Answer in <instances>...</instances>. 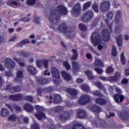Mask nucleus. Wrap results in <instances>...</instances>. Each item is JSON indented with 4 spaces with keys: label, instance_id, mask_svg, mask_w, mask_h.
Listing matches in <instances>:
<instances>
[{
    "label": "nucleus",
    "instance_id": "obj_1",
    "mask_svg": "<svg viewBox=\"0 0 129 129\" xmlns=\"http://www.w3.org/2000/svg\"><path fill=\"white\" fill-rule=\"evenodd\" d=\"M9 99L13 101H19L21 100V99H24V100L29 101V102H33V97L31 96H25L23 97L22 94L11 95L9 96Z\"/></svg>",
    "mask_w": 129,
    "mask_h": 129
},
{
    "label": "nucleus",
    "instance_id": "obj_2",
    "mask_svg": "<svg viewBox=\"0 0 129 129\" xmlns=\"http://www.w3.org/2000/svg\"><path fill=\"white\" fill-rule=\"evenodd\" d=\"M91 40L92 41V44H93L94 46H97V45H98V50H102L103 46L100 44L101 40L100 34H99V33L97 32H94L93 33L91 37Z\"/></svg>",
    "mask_w": 129,
    "mask_h": 129
},
{
    "label": "nucleus",
    "instance_id": "obj_3",
    "mask_svg": "<svg viewBox=\"0 0 129 129\" xmlns=\"http://www.w3.org/2000/svg\"><path fill=\"white\" fill-rule=\"evenodd\" d=\"M49 22L52 24H57L60 21V16L57 14V12L56 10H52L50 12L49 17H47Z\"/></svg>",
    "mask_w": 129,
    "mask_h": 129
},
{
    "label": "nucleus",
    "instance_id": "obj_4",
    "mask_svg": "<svg viewBox=\"0 0 129 129\" xmlns=\"http://www.w3.org/2000/svg\"><path fill=\"white\" fill-rule=\"evenodd\" d=\"M116 92L117 94H115L113 95V98L117 103L119 102H122L124 100V96L121 95V90L120 89H116Z\"/></svg>",
    "mask_w": 129,
    "mask_h": 129
},
{
    "label": "nucleus",
    "instance_id": "obj_5",
    "mask_svg": "<svg viewBox=\"0 0 129 129\" xmlns=\"http://www.w3.org/2000/svg\"><path fill=\"white\" fill-rule=\"evenodd\" d=\"M37 113L35 114V117L39 120H42L43 118H46V115L43 112V108L41 106L36 105L35 106Z\"/></svg>",
    "mask_w": 129,
    "mask_h": 129
},
{
    "label": "nucleus",
    "instance_id": "obj_6",
    "mask_svg": "<svg viewBox=\"0 0 129 129\" xmlns=\"http://www.w3.org/2000/svg\"><path fill=\"white\" fill-rule=\"evenodd\" d=\"M71 13L73 17H79L80 14H81V6L80 4H76L73 8Z\"/></svg>",
    "mask_w": 129,
    "mask_h": 129
},
{
    "label": "nucleus",
    "instance_id": "obj_7",
    "mask_svg": "<svg viewBox=\"0 0 129 129\" xmlns=\"http://www.w3.org/2000/svg\"><path fill=\"white\" fill-rule=\"evenodd\" d=\"M91 101V97L87 94L83 95L79 99V103L81 105H85L87 103H90Z\"/></svg>",
    "mask_w": 129,
    "mask_h": 129
},
{
    "label": "nucleus",
    "instance_id": "obj_8",
    "mask_svg": "<svg viewBox=\"0 0 129 129\" xmlns=\"http://www.w3.org/2000/svg\"><path fill=\"white\" fill-rule=\"evenodd\" d=\"M110 8V3L109 2L105 1L101 3L99 7V9L101 12L104 13L107 12Z\"/></svg>",
    "mask_w": 129,
    "mask_h": 129
},
{
    "label": "nucleus",
    "instance_id": "obj_9",
    "mask_svg": "<svg viewBox=\"0 0 129 129\" xmlns=\"http://www.w3.org/2000/svg\"><path fill=\"white\" fill-rule=\"evenodd\" d=\"M56 10L57 13L62 15V16H66L68 14V10H67V8L64 5H58Z\"/></svg>",
    "mask_w": 129,
    "mask_h": 129
},
{
    "label": "nucleus",
    "instance_id": "obj_10",
    "mask_svg": "<svg viewBox=\"0 0 129 129\" xmlns=\"http://www.w3.org/2000/svg\"><path fill=\"white\" fill-rule=\"evenodd\" d=\"M102 38L105 42H108L110 40V32L107 29H104L101 33Z\"/></svg>",
    "mask_w": 129,
    "mask_h": 129
},
{
    "label": "nucleus",
    "instance_id": "obj_11",
    "mask_svg": "<svg viewBox=\"0 0 129 129\" xmlns=\"http://www.w3.org/2000/svg\"><path fill=\"white\" fill-rule=\"evenodd\" d=\"M5 90H9L11 93H16L21 91V86H17L16 87H12L11 85H8L5 88Z\"/></svg>",
    "mask_w": 129,
    "mask_h": 129
},
{
    "label": "nucleus",
    "instance_id": "obj_12",
    "mask_svg": "<svg viewBox=\"0 0 129 129\" xmlns=\"http://www.w3.org/2000/svg\"><path fill=\"white\" fill-rule=\"evenodd\" d=\"M5 66L9 70H12L16 67V63L11 58H7L5 60Z\"/></svg>",
    "mask_w": 129,
    "mask_h": 129
},
{
    "label": "nucleus",
    "instance_id": "obj_13",
    "mask_svg": "<svg viewBox=\"0 0 129 129\" xmlns=\"http://www.w3.org/2000/svg\"><path fill=\"white\" fill-rule=\"evenodd\" d=\"M117 115L121 120H128L129 115L127 112L124 110L118 111Z\"/></svg>",
    "mask_w": 129,
    "mask_h": 129
},
{
    "label": "nucleus",
    "instance_id": "obj_14",
    "mask_svg": "<svg viewBox=\"0 0 129 129\" xmlns=\"http://www.w3.org/2000/svg\"><path fill=\"white\" fill-rule=\"evenodd\" d=\"M106 19L105 20L110 31L112 30L111 24H109V21L112 20L113 18V13L112 12L109 11L106 14Z\"/></svg>",
    "mask_w": 129,
    "mask_h": 129
},
{
    "label": "nucleus",
    "instance_id": "obj_15",
    "mask_svg": "<svg viewBox=\"0 0 129 129\" xmlns=\"http://www.w3.org/2000/svg\"><path fill=\"white\" fill-rule=\"evenodd\" d=\"M92 18H93V12L92 11L86 12L82 18L83 22H88Z\"/></svg>",
    "mask_w": 129,
    "mask_h": 129
},
{
    "label": "nucleus",
    "instance_id": "obj_16",
    "mask_svg": "<svg viewBox=\"0 0 129 129\" xmlns=\"http://www.w3.org/2000/svg\"><path fill=\"white\" fill-rule=\"evenodd\" d=\"M120 76V73L118 72H116L115 73L114 76L108 77V81L115 83L118 81Z\"/></svg>",
    "mask_w": 129,
    "mask_h": 129
},
{
    "label": "nucleus",
    "instance_id": "obj_17",
    "mask_svg": "<svg viewBox=\"0 0 129 129\" xmlns=\"http://www.w3.org/2000/svg\"><path fill=\"white\" fill-rule=\"evenodd\" d=\"M58 30L61 33H63V34H64L66 35L70 33L68 31L67 25L64 23L60 24L59 26L58 27Z\"/></svg>",
    "mask_w": 129,
    "mask_h": 129
},
{
    "label": "nucleus",
    "instance_id": "obj_18",
    "mask_svg": "<svg viewBox=\"0 0 129 129\" xmlns=\"http://www.w3.org/2000/svg\"><path fill=\"white\" fill-rule=\"evenodd\" d=\"M77 116L78 118L81 119L82 118H85L87 116V114L85 110L79 109L77 111Z\"/></svg>",
    "mask_w": 129,
    "mask_h": 129
},
{
    "label": "nucleus",
    "instance_id": "obj_19",
    "mask_svg": "<svg viewBox=\"0 0 129 129\" xmlns=\"http://www.w3.org/2000/svg\"><path fill=\"white\" fill-rule=\"evenodd\" d=\"M24 75L23 74V72L21 71H18L17 73V76L15 78V81L16 83H22V81H23V77Z\"/></svg>",
    "mask_w": 129,
    "mask_h": 129
},
{
    "label": "nucleus",
    "instance_id": "obj_20",
    "mask_svg": "<svg viewBox=\"0 0 129 129\" xmlns=\"http://www.w3.org/2000/svg\"><path fill=\"white\" fill-rule=\"evenodd\" d=\"M121 21V11H117L115 16V23L118 25Z\"/></svg>",
    "mask_w": 129,
    "mask_h": 129
},
{
    "label": "nucleus",
    "instance_id": "obj_21",
    "mask_svg": "<svg viewBox=\"0 0 129 129\" xmlns=\"http://www.w3.org/2000/svg\"><path fill=\"white\" fill-rule=\"evenodd\" d=\"M51 74L53 77L54 78H56V79H58L60 78V73H59V71L58 69L55 68H53L51 70Z\"/></svg>",
    "mask_w": 129,
    "mask_h": 129
},
{
    "label": "nucleus",
    "instance_id": "obj_22",
    "mask_svg": "<svg viewBox=\"0 0 129 129\" xmlns=\"http://www.w3.org/2000/svg\"><path fill=\"white\" fill-rule=\"evenodd\" d=\"M66 91L72 97H76L77 96V90L74 89H68L66 90Z\"/></svg>",
    "mask_w": 129,
    "mask_h": 129
},
{
    "label": "nucleus",
    "instance_id": "obj_23",
    "mask_svg": "<svg viewBox=\"0 0 129 129\" xmlns=\"http://www.w3.org/2000/svg\"><path fill=\"white\" fill-rule=\"evenodd\" d=\"M37 83L39 85H45V84H47V83H49V81L48 79L45 78H39L37 79Z\"/></svg>",
    "mask_w": 129,
    "mask_h": 129
},
{
    "label": "nucleus",
    "instance_id": "obj_24",
    "mask_svg": "<svg viewBox=\"0 0 129 129\" xmlns=\"http://www.w3.org/2000/svg\"><path fill=\"white\" fill-rule=\"evenodd\" d=\"M24 108L27 112H32L34 110V107L28 103L24 105Z\"/></svg>",
    "mask_w": 129,
    "mask_h": 129
},
{
    "label": "nucleus",
    "instance_id": "obj_25",
    "mask_svg": "<svg viewBox=\"0 0 129 129\" xmlns=\"http://www.w3.org/2000/svg\"><path fill=\"white\" fill-rule=\"evenodd\" d=\"M69 117H70V113L68 112L64 111L60 115V120H67Z\"/></svg>",
    "mask_w": 129,
    "mask_h": 129
},
{
    "label": "nucleus",
    "instance_id": "obj_26",
    "mask_svg": "<svg viewBox=\"0 0 129 129\" xmlns=\"http://www.w3.org/2000/svg\"><path fill=\"white\" fill-rule=\"evenodd\" d=\"M61 75L64 79L67 81H71L72 80V78L70 76V75L66 73V72H62Z\"/></svg>",
    "mask_w": 129,
    "mask_h": 129
},
{
    "label": "nucleus",
    "instance_id": "obj_27",
    "mask_svg": "<svg viewBox=\"0 0 129 129\" xmlns=\"http://www.w3.org/2000/svg\"><path fill=\"white\" fill-rule=\"evenodd\" d=\"M0 114L2 116H3V117H7V116H9L10 112L6 108H2V110L0 111Z\"/></svg>",
    "mask_w": 129,
    "mask_h": 129
},
{
    "label": "nucleus",
    "instance_id": "obj_28",
    "mask_svg": "<svg viewBox=\"0 0 129 129\" xmlns=\"http://www.w3.org/2000/svg\"><path fill=\"white\" fill-rule=\"evenodd\" d=\"M95 102L99 105H104L106 103V100L104 99L97 98L95 99Z\"/></svg>",
    "mask_w": 129,
    "mask_h": 129
},
{
    "label": "nucleus",
    "instance_id": "obj_29",
    "mask_svg": "<svg viewBox=\"0 0 129 129\" xmlns=\"http://www.w3.org/2000/svg\"><path fill=\"white\" fill-rule=\"evenodd\" d=\"M7 5H9V7H12V8H16V7L20 6V3L14 1H11L8 2L7 3Z\"/></svg>",
    "mask_w": 129,
    "mask_h": 129
},
{
    "label": "nucleus",
    "instance_id": "obj_30",
    "mask_svg": "<svg viewBox=\"0 0 129 129\" xmlns=\"http://www.w3.org/2000/svg\"><path fill=\"white\" fill-rule=\"evenodd\" d=\"M72 53H73V56L71 57V60H73V61H75L77 60L78 58V52L76 49H72Z\"/></svg>",
    "mask_w": 129,
    "mask_h": 129
},
{
    "label": "nucleus",
    "instance_id": "obj_31",
    "mask_svg": "<svg viewBox=\"0 0 129 129\" xmlns=\"http://www.w3.org/2000/svg\"><path fill=\"white\" fill-rule=\"evenodd\" d=\"M17 55L19 56H20V57H28L29 55H30V53L28 52H26L24 50H21L20 51H18L17 52Z\"/></svg>",
    "mask_w": 129,
    "mask_h": 129
},
{
    "label": "nucleus",
    "instance_id": "obj_32",
    "mask_svg": "<svg viewBox=\"0 0 129 129\" xmlns=\"http://www.w3.org/2000/svg\"><path fill=\"white\" fill-rule=\"evenodd\" d=\"M28 71L32 74V75H35L36 74V68L34 67L33 66H29L27 69Z\"/></svg>",
    "mask_w": 129,
    "mask_h": 129
},
{
    "label": "nucleus",
    "instance_id": "obj_33",
    "mask_svg": "<svg viewBox=\"0 0 129 129\" xmlns=\"http://www.w3.org/2000/svg\"><path fill=\"white\" fill-rule=\"evenodd\" d=\"M73 69L74 71L79 70L80 69V67H79V64L77 63V61H73L72 62Z\"/></svg>",
    "mask_w": 129,
    "mask_h": 129
},
{
    "label": "nucleus",
    "instance_id": "obj_34",
    "mask_svg": "<svg viewBox=\"0 0 129 129\" xmlns=\"http://www.w3.org/2000/svg\"><path fill=\"white\" fill-rule=\"evenodd\" d=\"M85 74L87 76V77L89 80H93V79H94V78L95 77V76L92 75V73H91L89 71H86Z\"/></svg>",
    "mask_w": 129,
    "mask_h": 129
},
{
    "label": "nucleus",
    "instance_id": "obj_35",
    "mask_svg": "<svg viewBox=\"0 0 129 129\" xmlns=\"http://www.w3.org/2000/svg\"><path fill=\"white\" fill-rule=\"evenodd\" d=\"M117 44L119 47L122 45V36L121 35H118L116 37Z\"/></svg>",
    "mask_w": 129,
    "mask_h": 129
},
{
    "label": "nucleus",
    "instance_id": "obj_36",
    "mask_svg": "<svg viewBox=\"0 0 129 129\" xmlns=\"http://www.w3.org/2000/svg\"><path fill=\"white\" fill-rule=\"evenodd\" d=\"M95 66H98V67H104V64L100 59H97L95 61Z\"/></svg>",
    "mask_w": 129,
    "mask_h": 129
},
{
    "label": "nucleus",
    "instance_id": "obj_37",
    "mask_svg": "<svg viewBox=\"0 0 129 129\" xmlns=\"http://www.w3.org/2000/svg\"><path fill=\"white\" fill-rule=\"evenodd\" d=\"M79 29L80 31H82V32H86L87 30V27L85 24L83 23H80L79 24Z\"/></svg>",
    "mask_w": 129,
    "mask_h": 129
},
{
    "label": "nucleus",
    "instance_id": "obj_38",
    "mask_svg": "<svg viewBox=\"0 0 129 129\" xmlns=\"http://www.w3.org/2000/svg\"><path fill=\"white\" fill-rule=\"evenodd\" d=\"M92 110L94 112H96V113H100V111H101V109L100 107L95 105L92 107Z\"/></svg>",
    "mask_w": 129,
    "mask_h": 129
},
{
    "label": "nucleus",
    "instance_id": "obj_39",
    "mask_svg": "<svg viewBox=\"0 0 129 129\" xmlns=\"http://www.w3.org/2000/svg\"><path fill=\"white\" fill-rule=\"evenodd\" d=\"M62 100L61 96L59 94H55L54 97V101L55 103H59Z\"/></svg>",
    "mask_w": 129,
    "mask_h": 129
},
{
    "label": "nucleus",
    "instance_id": "obj_40",
    "mask_svg": "<svg viewBox=\"0 0 129 129\" xmlns=\"http://www.w3.org/2000/svg\"><path fill=\"white\" fill-rule=\"evenodd\" d=\"M92 94L94 96H97V97H103V94L101 93V92L98 90H96L95 91H93L92 92Z\"/></svg>",
    "mask_w": 129,
    "mask_h": 129
},
{
    "label": "nucleus",
    "instance_id": "obj_41",
    "mask_svg": "<svg viewBox=\"0 0 129 129\" xmlns=\"http://www.w3.org/2000/svg\"><path fill=\"white\" fill-rule=\"evenodd\" d=\"M8 119L9 121L15 122L18 119V117L16 115H11L8 117Z\"/></svg>",
    "mask_w": 129,
    "mask_h": 129
},
{
    "label": "nucleus",
    "instance_id": "obj_42",
    "mask_svg": "<svg viewBox=\"0 0 129 129\" xmlns=\"http://www.w3.org/2000/svg\"><path fill=\"white\" fill-rule=\"evenodd\" d=\"M31 43L30 41H29V39H24L23 40H22L21 43H19L18 47H23V44H30Z\"/></svg>",
    "mask_w": 129,
    "mask_h": 129
},
{
    "label": "nucleus",
    "instance_id": "obj_43",
    "mask_svg": "<svg viewBox=\"0 0 129 129\" xmlns=\"http://www.w3.org/2000/svg\"><path fill=\"white\" fill-rule=\"evenodd\" d=\"M63 67L66 69L68 71L71 69V67L70 66V64L68 61H64L63 63Z\"/></svg>",
    "mask_w": 129,
    "mask_h": 129
},
{
    "label": "nucleus",
    "instance_id": "obj_44",
    "mask_svg": "<svg viewBox=\"0 0 129 129\" xmlns=\"http://www.w3.org/2000/svg\"><path fill=\"white\" fill-rule=\"evenodd\" d=\"M81 88L83 91H84L85 92H88V91H89V87L87 85H82Z\"/></svg>",
    "mask_w": 129,
    "mask_h": 129
},
{
    "label": "nucleus",
    "instance_id": "obj_45",
    "mask_svg": "<svg viewBox=\"0 0 129 129\" xmlns=\"http://www.w3.org/2000/svg\"><path fill=\"white\" fill-rule=\"evenodd\" d=\"M111 55L113 57H115V56L117 55V52H116V47L115 46H112Z\"/></svg>",
    "mask_w": 129,
    "mask_h": 129
},
{
    "label": "nucleus",
    "instance_id": "obj_46",
    "mask_svg": "<svg viewBox=\"0 0 129 129\" xmlns=\"http://www.w3.org/2000/svg\"><path fill=\"white\" fill-rule=\"evenodd\" d=\"M42 65H43V67L45 68V69H48V66H49V61L48 60L44 59L42 60Z\"/></svg>",
    "mask_w": 129,
    "mask_h": 129
},
{
    "label": "nucleus",
    "instance_id": "obj_47",
    "mask_svg": "<svg viewBox=\"0 0 129 129\" xmlns=\"http://www.w3.org/2000/svg\"><path fill=\"white\" fill-rule=\"evenodd\" d=\"M36 0H27L26 1V4L28 6H34V5H36Z\"/></svg>",
    "mask_w": 129,
    "mask_h": 129
},
{
    "label": "nucleus",
    "instance_id": "obj_48",
    "mask_svg": "<svg viewBox=\"0 0 129 129\" xmlns=\"http://www.w3.org/2000/svg\"><path fill=\"white\" fill-rule=\"evenodd\" d=\"M91 6V2H87V3L85 4L83 6V11H86L87 9L89 8Z\"/></svg>",
    "mask_w": 129,
    "mask_h": 129
},
{
    "label": "nucleus",
    "instance_id": "obj_49",
    "mask_svg": "<svg viewBox=\"0 0 129 129\" xmlns=\"http://www.w3.org/2000/svg\"><path fill=\"white\" fill-rule=\"evenodd\" d=\"M63 109H64L63 107L58 106L54 108V111H55V112H61V111H63Z\"/></svg>",
    "mask_w": 129,
    "mask_h": 129
},
{
    "label": "nucleus",
    "instance_id": "obj_50",
    "mask_svg": "<svg viewBox=\"0 0 129 129\" xmlns=\"http://www.w3.org/2000/svg\"><path fill=\"white\" fill-rule=\"evenodd\" d=\"M120 59L121 64L124 65V64H125L126 60L125 58H124V53L123 52H122L121 54Z\"/></svg>",
    "mask_w": 129,
    "mask_h": 129
},
{
    "label": "nucleus",
    "instance_id": "obj_51",
    "mask_svg": "<svg viewBox=\"0 0 129 129\" xmlns=\"http://www.w3.org/2000/svg\"><path fill=\"white\" fill-rule=\"evenodd\" d=\"M15 60L18 63L20 67H25V63L21 62V61L22 60L21 58H15Z\"/></svg>",
    "mask_w": 129,
    "mask_h": 129
},
{
    "label": "nucleus",
    "instance_id": "obj_52",
    "mask_svg": "<svg viewBox=\"0 0 129 129\" xmlns=\"http://www.w3.org/2000/svg\"><path fill=\"white\" fill-rule=\"evenodd\" d=\"M95 85L96 86V87H98L99 89H102V88H103V86L102 85V84L100 83V82H95Z\"/></svg>",
    "mask_w": 129,
    "mask_h": 129
},
{
    "label": "nucleus",
    "instance_id": "obj_53",
    "mask_svg": "<svg viewBox=\"0 0 129 129\" xmlns=\"http://www.w3.org/2000/svg\"><path fill=\"white\" fill-rule=\"evenodd\" d=\"M115 32L116 34H120V32H121V25L115 27Z\"/></svg>",
    "mask_w": 129,
    "mask_h": 129
},
{
    "label": "nucleus",
    "instance_id": "obj_54",
    "mask_svg": "<svg viewBox=\"0 0 129 129\" xmlns=\"http://www.w3.org/2000/svg\"><path fill=\"white\" fill-rule=\"evenodd\" d=\"M113 73V68L111 67H109L106 70V73L110 74Z\"/></svg>",
    "mask_w": 129,
    "mask_h": 129
},
{
    "label": "nucleus",
    "instance_id": "obj_55",
    "mask_svg": "<svg viewBox=\"0 0 129 129\" xmlns=\"http://www.w3.org/2000/svg\"><path fill=\"white\" fill-rule=\"evenodd\" d=\"M92 8L94 11L95 13H98V5L97 4L93 5Z\"/></svg>",
    "mask_w": 129,
    "mask_h": 129
},
{
    "label": "nucleus",
    "instance_id": "obj_56",
    "mask_svg": "<svg viewBox=\"0 0 129 129\" xmlns=\"http://www.w3.org/2000/svg\"><path fill=\"white\" fill-rule=\"evenodd\" d=\"M94 71L97 72V73H98V74H102V73H103V70H102V69H101L100 68H95L94 69Z\"/></svg>",
    "mask_w": 129,
    "mask_h": 129
},
{
    "label": "nucleus",
    "instance_id": "obj_57",
    "mask_svg": "<svg viewBox=\"0 0 129 129\" xmlns=\"http://www.w3.org/2000/svg\"><path fill=\"white\" fill-rule=\"evenodd\" d=\"M36 65L38 68H41L42 67V65H43V62L42 60H40L39 59L36 60Z\"/></svg>",
    "mask_w": 129,
    "mask_h": 129
},
{
    "label": "nucleus",
    "instance_id": "obj_58",
    "mask_svg": "<svg viewBox=\"0 0 129 129\" xmlns=\"http://www.w3.org/2000/svg\"><path fill=\"white\" fill-rule=\"evenodd\" d=\"M45 90L46 92L50 93V92H52V91H54V88H53V87H48L45 89Z\"/></svg>",
    "mask_w": 129,
    "mask_h": 129
},
{
    "label": "nucleus",
    "instance_id": "obj_59",
    "mask_svg": "<svg viewBox=\"0 0 129 129\" xmlns=\"http://www.w3.org/2000/svg\"><path fill=\"white\" fill-rule=\"evenodd\" d=\"M22 22H24V23H28V22H30L31 21V19L27 17H24L20 19Z\"/></svg>",
    "mask_w": 129,
    "mask_h": 129
},
{
    "label": "nucleus",
    "instance_id": "obj_60",
    "mask_svg": "<svg viewBox=\"0 0 129 129\" xmlns=\"http://www.w3.org/2000/svg\"><path fill=\"white\" fill-rule=\"evenodd\" d=\"M6 106L11 110V111H14V106L12 105L11 104H6Z\"/></svg>",
    "mask_w": 129,
    "mask_h": 129
},
{
    "label": "nucleus",
    "instance_id": "obj_61",
    "mask_svg": "<svg viewBox=\"0 0 129 129\" xmlns=\"http://www.w3.org/2000/svg\"><path fill=\"white\" fill-rule=\"evenodd\" d=\"M99 79L102 81H108V77L107 78L106 77L100 76Z\"/></svg>",
    "mask_w": 129,
    "mask_h": 129
},
{
    "label": "nucleus",
    "instance_id": "obj_62",
    "mask_svg": "<svg viewBox=\"0 0 129 129\" xmlns=\"http://www.w3.org/2000/svg\"><path fill=\"white\" fill-rule=\"evenodd\" d=\"M42 92H43V89L41 88H39L37 89V95L38 96H41L42 95Z\"/></svg>",
    "mask_w": 129,
    "mask_h": 129
},
{
    "label": "nucleus",
    "instance_id": "obj_63",
    "mask_svg": "<svg viewBox=\"0 0 129 129\" xmlns=\"http://www.w3.org/2000/svg\"><path fill=\"white\" fill-rule=\"evenodd\" d=\"M34 22L37 25H40V17H36L34 19Z\"/></svg>",
    "mask_w": 129,
    "mask_h": 129
},
{
    "label": "nucleus",
    "instance_id": "obj_64",
    "mask_svg": "<svg viewBox=\"0 0 129 129\" xmlns=\"http://www.w3.org/2000/svg\"><path fill=\"white\" fill-rule=\"evenodd\" d=\"M14 107L15 109L16 110V111H21V110H22V108H20V107L18 105H15L14 106Z\"/></svg>",
    "mask_w": 129,
    "mask_h": 129
}]
</instances>
